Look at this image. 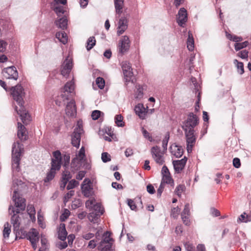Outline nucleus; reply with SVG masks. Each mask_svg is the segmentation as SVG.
<instances>
[{"mask_svg":"<svg viewBox=\"0 0 251 251\" xmlns=\"http://www.w3.org/2000/svg\"><path fill=\"white\" fill-rule=\"evenodd\" d=\"M24 89L21 85H17L11 88V95L13 99L15 100L19 108L17 106H15V110L21 117L23 124L27 125L31 120L30 115L29 114L24 106V97L25 93Z\"/></svg>","mask_w":251,"mask_h":251,"instance_id":"nucleus-1","label":"nucleus"},{"mask_svg":"<svg viewBox=\"0 0 251 251\" xmlns=\"http://www.w3.org/2000/svg\"><path fill=\"white\" fill-rule=\"evenodd\" d=\"M12 200L15 202V206L17 207V209L15 210L14 207L10 205L9 206L8 210L9 213L12 214L11 217V223L13 225L14 228L20 227V217L17 214L20 213L21 211L25 210V200L20 197L18 193L15 191L12 197Z\"/></svg>","mask_w":251,"mask_h":251,"instance_id":"nucleus-2","label":"nucleus"},{"mask_svg":"<svg viewBox=\"0 0 251 251\" xmlns=\"http://www.w3.org/2000/svg\"><path fill=\"white\" fill-rule=\"evenodd\" d=\"M199 124V118L193 113L191 112L188 115L187 119L183 123L182 127L183 130H194V127Z\"/></svg>","mask_w":251,"mask_h":251,"instance_id":"nucleus-3","label":"nucleus"},{"mask_svg":"<svg viewBox=\"0 0 251 251\" xmlns=\"http://www.w3.org/2000/svg\"><path fill=\"white\" fill-rule=\"evenodd\" d=\"M83 132L82 121H78L72 137V144L73 146L79 148L81 135Z\"/></svg>","mask_w":251,"mask_h":251,"instance_id":"nucleus-4","label":"nucleus"},{"mask_svg":"<svg viewBox=\"0 0 251 251\" xmlns=\"http://www.w3.org/2000/svg\"><path fill=\"white\" fill-rule=\"evenodd\" d=\"M21 149L18 146V149L13 150L12 157V169L16 172H19L20 170V162L21 161Z\"/></svg>","mask_w":251,"mask_h":251,"instance_id":"nucleus-5","label":"nucleus"},{"mask_svg":"<svg viewBox=\"0 0 251 251\" xmlns=\"http://www.w3.org/2000/svg\"><path fill=\"white\" fill-rule=\"evenodd\" d=\"M61 166V161L51 160V168L49 172L47 173L45 182H49L52 180L56 173V171L60 170Z\"/></svg>","mask_w":251,"mask_h":251,"instance_id":"nucleus-6","label":"nucleus"},{"mask_svg":"<svg viewBox=\"0 0 251 251\" xmlns=\"http://www.w3.org/2000/svg\"><path fill=\"white\" fill-rule=\"evenodd\" d=\"M152 157L155 162L160 165H163L164 163V153L161 151L160 147L158 146L153 147L151 150Z\"/></svg>","mask_w":251,"mask_h":251,"instance_id":"nucleus-7","label":"nucleus"},{"mask_svg":"<svg viewBox=\"0 0 251 251\" xmlns=\"http://www.w3.org/2000/svg\"><path fill=\"white\" fill-rule=\"evenodd\" d=\"M75 89V82L72 80L71 81L67 82L65 85L62 93L59 97V99H62L63 101L66 100H69V94L73 93Z\"/></svg>","mask_w":251,"mask_h":251,"instance_id":"nucleus-8","label":"nucleus"},{"mask_svg":"<svg viewBox=\"0 0 251 251\" xmlns=\"http://www.w3.org/2000/svg\"><path fill=\"white\" fill-rule=\"evenodd\" d=\"M187 142V149L188 152L191 151L192 148L196 141V136L195 135V130H184Z\"/></svg>","mask_w":251,"mask_h":251,"instance_id":"nucleus-9","label":"nucleus"},{"mask_svg":"<svg viewBox=\"0 0 251 251\" xmlns=\"http://www.w3.org/2000/svg\"><path fill=\"white\" fill-rule=\"evenodd\" d=\"M3 76L6 79L17 80L18 73L15 66H11L4 68L2 71Z\"/></svg>","mask_w":251,"mask_h":251,"instance_id":"nucleus-10","label":"nucleus"},{"mask_svg":"<svg viewBox=\"0 0 251 251\" xmlns=\"http://www.w3.org/2000/svg\"><path fill=\"white\" fill-rule=\"evenodd\" d=\"M130 43L128 37L127 36H123L119 41V52L123 54L127 52L129 49Z\"/></svg>","mask_w":251,"mask_h":251,"instance_id":"nucleus-11","label":"nucleus"},{"mask_svg":"<svg viewBox=\"0 0 251 251\" xmlns=\"http://www.w3.org/2000/svg\"><path fill=\"white\" fill-rule=\"evenodd\" d=\"M121 65L126 81H128L132 76L131 64L128 62L125 61L122 62Z\"/></svg>","mask_w":251,"mask_h":251,"instance_id":"nucleus-12","label":"nucleus"},{"mask_svg":"<svg viewBox=\"0 0 251 251\" xmlns=\"http://www.w3.org/2000/svg\"><path fill=\"white\" fill-rule=\"evenodd\" d=\"M73 66L72 61L66 58L62 65L61 69V75L65 77H67L71 71Z\"/></svg>","mask_w":251,"mask_h":251,"instance_id":"nucleus-13","label":"nucleus"},{"mask_svg":"<svg viewBox=\"0 0 251 251\" xmlns=\"http://www.w3.org/2000/svg\"><path fill=\"white\" fill-rule=\"evenodd\" d=\"M128 26V21L126 17H122L118 22V26L117 27V35L122 34L127 29Z\"/></svg>","mask_w":251,"mask_h":251,"instance_id":"nucleus-14","label":"nucleus"},{"mask_svg":"<svg viewBox=\"0 0 251 251\" xmlns=\"http://www.w3.org/2000/svg\"><path fill=\"white\" fill-rule=\"evenodd\" d=\"M17 135L21 141H25L28 139V133L25 126L21 123H18Z\"/></svg>","mask_w":251,"mask_h":251,"instance_id":"nucleus-15","label":"nucleus"},{"mask_svg":"<svg viewBox=\"0 0 251 251\" xmlns=\"http://www.w3.org/2000/svg\"><path fill=\"white\" fill-rule=\"evenodd\" d=\"M187 21V13L184 8H181L178 11L177 22L179 25L183 26Z\"/></svg>","mask_w":251,"mask_h":251,"instance_id":"nucleus-16","label":"nucleus"},{"mask_svg":"<svg viewBox=\"0 0 251 251\" xmlns=\"http://www.w3.org/2000/svg\"><path fill=\"white\" fill-rule=\"evenodd\" d=\"M134 110L135 111L136 114L141 119H145L146 116L148 111V107H147V108H145L144 105L142 103L138 104L135 107Z\"/></svg>","mask_w":251,"mask_h":251,"instance_id":"nucleus-17","label":"nucleus"},{"mask_svg":"<svg viewBox=\"0 0 251 251\" xmlns=\"http://www.w3.org/2000/svg\"><path fill=\"white\" fill-rule=\"evenodd\" d=\"M66 114L67 116L73 117L74 116L76 112V106L75 101L74 100H71L69 102L65 109Z\"/></svg>","mask_w":251,"mask_h":251,"instance_id":"nucleus-18","label":"nucleus"},{"mask_svg":"<svg viewBox=\"0 0 251 251\" xmlns=\"http://www.w3.org/2000/svg\"><path fill=\"white\" fill-rule=\"evenodd\" d=\"M187 160V157H184L183 158L180 160L173 161V163L176 172L177 173H180L181 171L184 169Z\"/></svg>","mask_w":251,"mask_h":251,"instance_id":"nucleus-19","label":"nucleus"},{"mask_svg":"<svg viewBox=\"0 0 251 251\" xmlns=\"http://www.w3.org/2000/svg\"><path fill=\"white\" fill-rule=\"evenodd\" d=\"M90 182L89 179L85 178L83 183H85L81 186L82 192L84 196L86 197H89L92 195L93 188L88 184L85 183H88Z\"/></svg>","mask_w":251,"mask_h":251,"instance_id":"nucleus-20","label":"nucleus"},{"mask_svg":"<svg viewBox=\"0 0 251 251\" xmlns=\"http://www.w3.org/2000/svg\"><path fill=\"white\" fill-rule=\"evenodd\" d=\"M26 238L30 241H39V234L37 230L35 228H31L29 232H27Z\"/></svg>","mask_w":251,"mask_h":251,"instance_id":"nucleus-21","label":"nucleus"},{"mask_svg":"<svg viewBox=\"0 0 251 251\" xmlns=\"http://www.w3.org/2000/svg\"><path fill=\"white\" fill-rule=\"evenodd\" d=\"M58 238L62 240L65 241L67 236V232L66 230L65 225L61 223L58 228Z\"/></svg>","mask_w":251,"mask_h":251,"instance_id":"nucleus-22","label":"nucleus"},{"mask_svg":"<svg viewBox=\"0 0 251 251\" xmlns=\"http://www.w3.org/2000/svg\"><path fill=\"white\" fill-rule=\"evenodd\" d=\"M113 239L111 237V233L109 231L105 232L103 235V239L100 243V246L103 247L104 245L110 244L112 246Z\"/></svg>","mask_w":251,"mask_h":251,"instance_id":"nucleus-23","label":"nucleus"},{"mask_svg":"<svg viewBox=\"0 0 251 251\" xmlns=\"http://www.w3.org/2000/svg\"><path fill=\"white\" fill-rule=\"evenodd\" d=\"M171 152L176 157H180L183 154V150L181 147L174 145L171 147Z\"/></svg>","mask_w":251,"mask_h":251,"instance_id":"nucleus-24","label":"nucleus"},{"mask_svg":"<svg viewBox=\"0 0 251 251\" xmlns=\"http://www.w3.org/2000/svg\"><path fill=\"white\" fill-rule=\"evenodd\" d=\"M116 14L119 15L123 12L124 6V0H114Z\"/></svg>","mask_w":251,"mask_h":251,"instance_id":"nucleus-25","label":"nucleus"},{"mask_svg":"<svg viewBox=\"0 0 251 251\" xmlns=\"http://www.w3.org/2000/svg\"><path fill=\"white\" fill-rule=\"evenodd\" d=\"M14 231L16 233V239L18 238L20 239H24L26 238L27 233L24 228H14Z\"/></svg>","mask_w":251,"mask_h":251,"instance_id":"nucleus-26","label":"nucleus"},{"mask_svg":"<svg viewBox=\"0 0 251 251\" xmlns=\"http://www.w3.org/2000/svg\"><path fill=\"white\" fill-rule=\"evenodd\" d=\"M187 47L189 50L192 51L194 49V40L192 33L188 32V38L187 40Z\"/></svg>","mask_w":251,"mask_h":251,"instance_id":"nucleus-27","label":"nucleus"},{"mask_svg":"<svg viewBox=\"0 0 251 251\" xmlns=\"http://www.w3.org/2000/svg\"><path fill=\"white\" fill-rule=\"evenodd\" d=\"M55 36L60 42L64 45L68 42V36L64 31L57 32Z\"/></svg>","mask_w":251,"mask_h":251,"instance_id":"nucleus-28","label":"nucleus"},{"mask_svg":"<svg viewBox=\"0 0 251 251\" xmlns=\"http://www.w3.org/2000/svg\"><path fill=\"white\" fill-rule=\"evenodd\" d=\"M26 210L28 214L29 215L30 219L32 222H35L36 220V211L34 206L32 204H28L27 206Z\"/></svg>","mask_w":251,"mask_h":251,"instance_id":"nucleus-29","label":"nucleus"},{"mask_svg":"<svg viewBox=\"0 0 251 251\" xmlns=\"http://www.w3.org/2000/svg\"><path fill=\"white\" fill-rule=\"evenodd\" d=\"M67 19L66 17H62L55 21L56 25L63 29H66L67 27Z\"/></svg>","mask_w":251,"mask_h":251,"instance_id":"nucleus-30","label":"nucleus"},{"mask_svg":"<svg viewBox=\"0 0 251 251\" xmlns=\"http://www.w3.org/2000/svg\"><path fill=\"white\" fill-rule=\"evenodd\" d=\"M101 215L96 212H92L88 215L89 220L93 223H97Z\"/></svg>","mask_w":251,"mask_h":251,"instance_id":"nucleus-31","label":"nucleus"},{"mask_svg":"<svg viewBox=\"0 0 251 251\" xmlns=\"http://www.w3.org/2000/svg\"><path fill=\"white\" fill-rule=\"evenodd\" d=\"M80 163L78 161V158L75 157L72 160L71 164V171L73 172H75L79 169Z\"/></svg>","mask_w":251,"mask_h":251,"instance_id":"nucleus-32","label":"nucleus"},{"mask_svg":"<svg viewBox=\"0 0 251 251\" xmlns=\"http://www.w3.org/2000/svg\"><path fill=\"white\" fill-rule=\"evenodd\" d=\"M96 40L94 36L90 37L86 42V48L87 50H91L96 45Z\"/></svg>","mask_w":251,"mask_h":251,"instance_id":"nucleus-33","label":"nucleus"},{"mask_svg":"<svg viewBox=\"0 0 251 251\" xmlns=\"http://www.w3.org/2000/svg\"><path fill=\"white\" fill-rule=\"evenodd\" d=\"M226 38L230 41L238 43L243 40V38L241 37L237 36L234 34H231L226 32Z\"/></svg>","mask_w":251,"mask_h":251,"instance_id":"nucleus-34","label":"nucleus"},{"mask_svg":"<svg viewBox=\"0 0 251 251\" xmlns=\"http://www.w3.org/2000/svg\"><path fill=\"white\" fill-rule=\"evenodd\" d=\"M161 182L164 184H169L171 186L174 185V181L171 176V175L162 176Z\"/></svg>","mask_w":251,"mask_h":251,"instance_id":"nucleus-35","label":"nucleus"},{"mask_svg":"<svg viewBox=\"0 0 251 251\" xmlns=\"http://www.w3.org/2000/svg\"><path fill=\"white\" fill-rule=\"evenodd\" d=\"M92 209L94 210V212L100 214V215H102L104 211L103 207L100 203H96V204L93 205Z\"/></svg>","mask_w":251,"mask_h":251,"instance_id":"nucleus-36","label":"nucleus"},{"mask_svg":"<svg viewBox=\"0 0 251 251\" xmlns=\"http://www.w3.org/2000/svg\"><path fill=\"white\" fill-rule=\"evenodd\" d=\"M11 232V226L8 223H6L4 225V229L3 230V236L4 238H8Z\"/></svg>","mask_w":251,"mask_h":251,"instance_id":"nucleus-37","label":"nucleus"},{"mask_svg":"<svg viewBox=\"0 0 251 251\" xmlns=\"http://www.w3.org/2000/svg\"><path fill=\"white\" fill-rule=\"evenodd\" d=\"M186 189L185 186L184 184L178 185L175 189V193L179 197H180L183 192L185 191Z\"/></svg>","mask_w":251,"mask_h":251,"instance_id":"nucleus-38","label":"nucleus"},{"mask_svg":"<svg viewBox=\"0 0 251 251\" xmlns=\"http://www.w3.org/2000/svg\"><path fill=\"white\" fill-rule=\"evenodd\" d=\"M234 63L236 64L238 73L240 74H243L244 73L243 63L239 62L237 59L234 60Z\"/></svg>","mask_w":251,"mask_h":251,"instance_id":"nucleus-39","label":"nucleus"},{"mask_svg":"<svg viewBox=\"0 0 251 251\" xmlns=\"http://www.w3.org/2000/svg\"><path fill=\"white\" fill-rule=\"evenodd\" d=\"M248 45L249 42L248 41H245L242 43H236L234 45L235 50L236 51H238L241 49L246 48L248 46Z\"/></svg>","mask_w":251,"mask_h":251,"instance_id":"nucleus-40","label":"nucleus"},{"mask_svg":"<svg viewBox=\"0 0 251 251\" xmlns=\"http://www.w3.org/2000/svg\"><path fill=\"white\" fill-rule=\"evenodd\" d=\"M68 185L67 186V189L68 190L72 189L79 185V182L75 179H72L70 181H68Z\"/></svg>","mask_w":251,"mask_h":251,"instance_id":"nucleus-41","label":"nucleus"},{"mask_svg":"<svg viewBox=\"0 0 251 251\" xmlns=\"http://www.w3.org/2000/svg\"><path fill=\"white\" fill-rule=\"evenodd\" d=\"M115 123L118 126H124V123L123 122V117L121 115H117L115 117Z\"/></svg>","mask_w":251,"mask_h":251,"instance_id":"nucleus-42","label":"nucleus"},{"mask_svg":"<svg viewBox=\"0 0 251 251\" xmlns=\"http://www.w3.org/2000/svg\"><path fill=\"white\" fill-rule=\"evenodd\" d=\"M53 10L59 16H60L62 14H64L65 12L64 7L63 6H59L58 5H56V6L54 7Z\"/></svg>","mask_w":251,"mask_h":251,"instance_id":"nucleus-43","label":"nucleus"},{"mask_svg":"<svg viewBox=\"0 0 251 251\" xmlns=\"http://www.w3.org/2000/svg\"><path fill=\"white\" fill-rule=\"evenodd\" d=\"M96 84H97L99 88L102 89L105 86V80L104 79L100 77H99L96 79Z\"/></svg>","mask_w":251,"mask_h":251,"instance_id":"nucleus-44","label":"nucleus"},{"mask_svg":"<svg viewBox=\"0 0 251 251\" xmlns=\"http://www.w3.org/2000/svg\"><path fill=\"white\" fill-rule=\"evenodd\" d=\"M190 216V205L189 203L185 204L184 208L181 214V216Z\"/></svg>","mask_w":251,"mask_h":251,"instance_id":"nucleus-45","label":"nucleus"},{"mask_svg":"<svg viewBox=\"0 0 251 251\" xmlns=\"http://www.w3.org/2000/svg\"><path fill=\"white\" fill-rule=\"evenodd\" d=\"M72 178V175L68 170H65L63 172L61 178L69 181Z\"/></svg>","mask_w":251,"mask_h":251,"instance_id":"nucleus-46","label":"nucleus"},{"mask_svg":"<svg viewBox=\"0 0 251 251\" xmlns=\"http://www.w3.org/2000/svg\"><path fill=\"white\" fill-rule=\"evenodd\" d=\"M180 212V209L178 206L172 209L171 216L174 218H176Z\"/></svg>","mask_w":251,"mask_h":251,"instance_id":"nucleus-47","label":"nucleus"},{"mask_svg":"<svg viewBox=\"0 0 251 251\" xmlns=\"http://www.w3.org/2000/svg\"><path fill=\"white\" fill-rule=\"evenodd\" d=\"M101 112L99 110H94L92 112L91 117L93 120H96L100 117Z\"/></svg>","mask_w":251,"mask_h":251,"instance_id":"nucleus-48","label":"nucleus"},{"mask_svg":"<svg viewBox=\"0 0 251 251\" xmlns=\"http://www.w3.org/2000/svg\"><path fill=\"white\" fill-rule=\"evenodd\" d=\"M85 157V149L84 147H82L79 151L77 158H79V161H81Z\"/></svg>","mask_w":251,"mask_h":251,"instance_id":"nucleus-49","label":"nucleus"},{"mask_svg":"<svg viewBox=\"0 0 251 251\" xmlns=\"http://www.w3.org/2000/svg\"><path fill=\"white\" fill-rule=\"evenodd\" d=\"M184 247L187 251H195V247L189 242H186Z\"/></svg>","mask_w":251,"mask_h":251,"instance_id":"nucleus-50","label":"nucleus"},{"mask_svg":"<svg viewBox=\"0 0 251 251\" xmlns=\"http://www.w3.org/2000/svg\"><path fill=\"white\" fill-rule=\"evenodd\" d=\"M75 191L74 190H71L68 192L64 198V202H67L69 201V199L74 195Z\"/></svg>","mask_w":251,"mask_h":251,"instance_id":"nucleus-51","label":"nucleus"},{"mask_svg":"<svg viewBox=\"0 0 251 251\" xmlns=\"http://www.w3.org/2000/svg\"><path fill=\"white\" fill-rule=\"evenodd\" d=\"M96 200L94 199L89 200L85 202V205L87 208L92 209L93 205L95 204Z\"/></svg>","mask_w":251,"mask_h":251,"instance_id":"nucleus-52","label":"nucleus"},{"mask_svg":"<svg viewBox=\"0 0 251 251\" xmlns=\"http://www.w3.org/2000/svg\"><path fill=\"white\" fill-rule=\"evenodd\" d=\"M54 158H52V160H57L62 161L61 159V154L60 152L59 151H55L53 152V153Z\"/></svg>","mask_w":251,"mask_h":251,"instance_id":"nucleus-53","label":"nucleus"},{"mask_svg":"<svg viewBox=\"0 0 251 251\" xmlns=\"http://www.w3.org/2000/svg\"><path fill=\"white\" fill-rule=\"evenodd\" d=\"M98 240L92 239L88 242L87 248L90 249H93L97 246Z\"/></svg>","mask_w":251,"mask_h":251,"instance_id":"nucleus-54","label":"nucleus"},{"mask_svg":"<svg viewBox=\"0 0 251 251\" xmlns=\"http://www.w3.org/2000/svg\"><path fill=\"white\" fill-rule=\"evenodd\" d=\"M70 211L65 209L64 212L60 216V219L61 221H65L69 216L70 215Z\"/></svg>","mask_w":251,"mask_h":251,"instance_id":"nucleus-55","label":"nucleus"},{"mask_svg":"<svg viewBox=\"0 0 251 251\" xmlns=\"http://www.w3.org/2000/svg\"><path fill=\"white\" fill-rule=\"evenodd\" d=\"M101 159L103 162H107L111 160L110 155L107 152H103L101 154Z\"/></svg>","mask_w":251,"mask_h":251,"instance_id":"nucleus-56","label":"nucleus"},{"mask_svg":"<svg viewBox=\"0 0 251 251\" xmlns=\"http://www.w3.org/2000/svg\"><path fill=\"white\" fill-rule=\"evenodd\" d=\"M7 45V43L6 41L0 40V52H3L5 51Z\"/></svg>","mask_w":251,"mask_h":251,"instance_id":"nucleus-57","label":"nucleus"},{"mask_svg":"<svg viewBox=\"0 0 251 251\" xmlns=\"http://www.w3.org/2000/svg\"><path fill=\"white\" fill-rule=\"evenodd\" d=\"M182 220L183 221V224L186 226H190L191 224V221L189 219L190 216H181Z\"/></svg>","mask_w":251,"mask_h":251,"instance_id":"nucleus-58","label":"nucleus"},{"mask_svg":"<svg viewBox=\"0 0 251 251\" xmlns=\"http://www.w3.org/2000/svg\"><path fill=\"white\" fill-rule=\"evenodd\" d=\"M248 53L249 52L247 50H245L240 51L238 53V56L242 59H246L248 57Z\"/></svg>","mask_w":251,"mask_h":251,"instance_id":"nucleus-59","label":"nucleus"},{"mask_svg":"<svg viewBox=\"0 0 251 251\" xmlns=\"http://www.w3.org/2000/svg\"><path fill=\"white\" fill-rule=\"evenodd\" d=\"M142 131L144 136L149 141H151L152 140V137L150 136L149 132L144 128H142Z\"/></svg>","mask_w":251,"mask_h":251,"instance_id":"nucleus-60","label":"nucleus"},{"mask_svg":"<svg viewBox=\"0 0 251 251\" xmlns=\"http://www.w3.org/2000/svg\"><path fill=\"white\" fill-rule=\"evenodd\" d=\"M63 159L64 160V167L65 168H67L69 166L70 163V157L69 155H64L63 157Z\"/></svg>","mask_w":251,"mask_h":251,"instance_id":"nucleus-61","label":"nucleus"},{"mask_svg":"<svg viewBox=\"0 0 251 251\" xmlns=\"http://www.w3.org/2000/svg\"><path fill=\"white\" fill-rule=\"evenodd\" d=\"M249 217L247 215H246V213H244L241 214L239 217V220L240 222H247L249 221Z\"/></svg>","mask_w":251,"mask_h":251,"instance_id":"nucleus-62","label":"nucleus"},{"mask_svg":"<svg viewBox=\"0 0 251 251\" xmlns=\"http://www.w3.org/2000/svg\"><path fill=\"white\" fill-rule=\"evenodd\" d=\"M233 165L236 168H239L241 166L240 160L238 158H234L233 160Z\"/></svg>","mask_w":251,"mask_h":251,"instance_id":"nucleus-63","label":"nucleus"},{"mask_svg":"<svg viewBox=\"0 0 251 251\" xmlns=\"http://www.w3.org/2000/svg\"><path fill=\"white\" fill-rule=\"evenodd\" d=\"M111 246L110 244L104 245L103 247L99 246V249L101 251H109L111 250Z\"/></svg>","mask_w":251,"mask_h":251,"instance_id":"nucleus-64","label":"nucleus"}]
</instances>
